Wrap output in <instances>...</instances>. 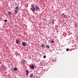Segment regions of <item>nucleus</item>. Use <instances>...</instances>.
I'll list each match as a JSON object with an SVG mask.
<instances>
[{"label": "nucleus", "mask_w": 78, "mask_h": 78, "mask_svg": "<svg viewBox=\"0 0 78 78\" xmlns=\"http://www.w3.org/2000/svg\"><path fill=\"white\" fill-rule=\"evenodd\" d=\"M19 7H16L15 8V10L14 11V12L16 13H17L18 11L19 10Z\"/></svg>", "instance_id": "f257e3e1"}, {"label": "nucleus", "mask_w": 78, "mask_h": 78, "mask_svg": "<svg viewBox=\"0 0 78 78\" xmlns=\"http://www.w3.org/2000/svg\"><path fill=\"white\" fill-rule=\"evenodd\" d=\"M31 9L32 10V11H36L37 10V9H36V8H34V7H33V6H31Z\"/></svg>", "instance_id": "f03ea898"}, {"label": "nucleus", "mask_w": 78, "mask_h": 78, "mask_svg": "<svg viewBox=\"0 0 78 78\" xmlns=\"http://www.w3.org/2000/svg\"><path fill=\"white\" fill-rule=\"evenodd\" d=\"M62 17H63V18L64 19H65L67 18V16H66V15H64V14L63 13H62Z\"/></svg>", "instance_id": "7ed1b4c3"}, {"label": "nucleus", "mask_w": 78, "mask_h": 78, "mask_svg": "<svg viewBox=\"0 0 78 78\" xmlns=\"http://www.w3.org/2000/svg\"><path fill=\"white\" fill-rule=\"evenodd\" d=\"M25 61H22L21 62H20V64H21V65L23 66L25 65Z\"/></svg>", "instance_id": "20e7f679"}, {"label": "nucleus", "mask_w": 78, "mask_h": 78, "mask_svg": "<svg viewBox=\"0 0 78 78\" xmlns=\"http://www.w3.org/2000/svg\"><path fill=\"white\" fill-rule=\"evenodd\" d=\"M30 67L31 68V69H34V65H32L30 66Z\"/></svg>", "instance_id": "39448f33"}, {"label": "nucleus", "mask_w": 78, "mask_h": 78, "mask_svg": "<svg viewBox=\"0 0 78 78\" xmlns=\"http://www.w3.org/2000/svg\"><path fill=\"white\" fill-rule=\"evenodd\" d=\"M29 70H27V71H26V75L27 76V75H28V74H29Z\"/></svg>", "instance_id": "423d86ee"}, {"label": "nucleus", "mask_w": 78, "mask_h": 78, "mask_svg": "<svg viewBox=\"0 0 78 78\" xmlns=\"http://www.w3.org/2000/svg\"><path fill=\"white\" fill-rule=\"evenodd\" d=\"M34 8H35L37 10H36V11H37V9H39V6H37V5H36V7Z\"/></svg>", "instance_id": "0eeeda50"}, {"label": "nucleus", "mask_w": 78, "mask_h": 78, "mask_svg": "<svg viewBox=\"0 0 78 78\" xmlns=\"http://www.w3.org/2000/svg\"><path fill=\"white\" fill-rule=\"evenodd\" d=\"M19 40L17 39L16 40V43L17 44H19Z\"/></svg>", "instance_id": "6e6552de"}, {"label": "nucleus", "mask_w": 78, "mask_h": 78, "mask_svg": "<svg viewBox=\"0 0 78 78\" xmlns=\"http://www.w3.org/2000/svg\"><path fill=\"white\" fill-rule=\"evenodd\" d=\"M12 13H11V12H8V15H9V16H11V15Z\"/></svg>", "instance_id": "1a4fd4ad"}, {"label": "nucleus", "mask_w": 78, "mask_h": 78, "mask_svg": "<svg viewBox=\"0 0 78 78\" xmlns=\"http://www.w3.org/2000/svg\"><path fill=\"white\" fill-rule=\"evenodd\" d=\"M22 44H23V46H25L26 45V44L24 42H23Z\"/></svg>", "instance_id": "9d476101"}, {"label": "nucleus", "mask_w": 78, "mask_h": 78, "mask_svg": "<svg viewBox=\"0 0 78 78\" xmlns=\"http://www.w3.org/2000/svg\"><path fill=\"white\" fill-rule=\"evenodd\" d=\"M33 76V73H31L30 74V77H31L32 76Z\"/></svg>", "instance_id": "9b49d317"}, {"label": "nucleus", "mask_w": 78, "mask_h": 78, "mask_svg": "<svg viewBox=\"0 0 78 78\" xmlns=\"http://www.w3.org/2000/svg\"><path fill=\"white\" fill-rule=\"evenodd\" d=\"M17 70V68H13V71H16Z\"/></svg>", "instance_id": "f8f14e48"}, {"label": "nucleus", "mask_w": 78, "mask_h": 78, "mask_svg": "<svg viewBox=\"0 0 78 78\" xmlns=\"http://www.w3.org/2000/svg\"><path fill=\"white\" fill-rule=\"evenodd\" d=\"M46 48H49V46L48 45H47L46 46Z\"/></svg>", "instance_id": "ddd939ff"}, {"label": "nucleus", "mask_w": 78, "mask_h": 78, "mask_svg": "<svg viewBox=\"0 0 78 78\" xmlns=\"http://www.w3.org/2000/svg\"><path fill=\"white\" fill-rule=\"evenodd\" d=\"M4 22H7V20H4Z\"/></svg>", "instance_id": "4468645a"}, {"label": "nucleus", "mask_w": 78, "mask_h": 78, "mask_svg": "<svg viewBox=\"0 0 78 78\" xmlns=\"http://www.w3.org/2000/svg\"><path fill=\"white\" fill-rule=\"evenodd\" d=\"M44 44L42 43V44H41V47H42V48H43L44 47Z\"/></svg>", "instance_id": "2eb2a0df"}, {"label": "nucleus", "mask_w": 78, "mask_h": 78, "mask_svg": "<svg viewBox=\"0 0 78 78\" xmlns=\"http://www.w3.org/2000/svg\"><path fill=\"white\" fill-rule=\"evenodd\" d=\"M54 41H53H53H51V43H54Z\"/></svg>", "instance_id": "dca6fc26"}, {"label": "nucleus", "mask_w": 78, "mask_h": 78, "mask_svg": "<svg viewBox=\"0 0 78 78\" xmlns=\"http://www.w3.org/2000/svg\"><path fill=\"white\" fill-rule=\"evenodd\" d=\"M43 58H46V56H45V55L44 56Z\"/></svg>", "instance_id": "f3484780"}, {"label": "nucleus", "mask_w": 78, "mask_h": 78, "mask_svg": "<svg viewBox=\"0 0 78 78\" xmlns=\"http://www.w3.org/2000/svg\"><path fill=\"white\" fill-rule=\"evenodd\" d=\"M66 51H69V49H68V48L66 49Z\"/></svg>", "instance_id": "a211bd4d"}, {"label": "nucleus", "mask_w": 78, "mask_h": 78, "mask_svg": "<svg viewBox=\"0 0 78 78\" xmlns=\"http://www.w3.org/2000/svg\"><path fill=\"white\" fill-rule=\"evenodd\" d=\"M74 27H77V25H76V24H75V26H74Z\"/></svg>", "instance_id": "6ab92c4d"}, {"label": "nucleus", "mask_w": 78, "mask_h": 78, "mask_svg": "<svg viewBox=\"0 0 78 78\" xmlns=\"http://www.w3.org/2000/svg\"><path fill=\"white\" fill-rule=\"evenodd\" d=\"M54 19H53L52 20V22L53 23H54Z\"/></svg>", "instance_id": "aec40b11"}]
</instances>
